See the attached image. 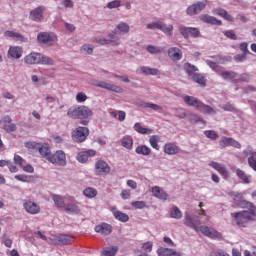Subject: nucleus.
I'll return each instance as SVG.
<instances>
[{
  "instance_id": "obj_1",
  "label": "nucleus",
  "mask_w": 256,
  "mask_h": 256,
  "mask_svg": "<svg viewBox=\"0 0 256 256\" xmlns=\"http://www.w3.org/2000/svg\"><path fill=\"white\" fill-rule=\"evenodd\" d=\"M240 205L243 209H248V210L234 212L231 214V217H233V219L236 221V225L238 227L245 228L247 227V225H249V223H251V221H255L256 207L254 206L253 203L247 200H242Z\"/></svg>"
},
{
  "instance_id": "obj_2",
  "label": "nucleus",
  "mask_w": 256,
  "mask_h": 256,
  "mask_svg": "<svg viewBox=\"0 0 256 256\" xmlns=\"http://www.w3.org/2000/svg\"><path fill=\"white\" fill-rule=\"evenodd\" d=\"M26 65H55V62L41 53L32 52L24 57Z\"/></svg>"
},
{
  "instance_id": "obj_3",
  "label": "nucleus",
  "mask_w": 256,
  "mask_h": 256,
  "mask_svg": "<svg viewBox=\"0 0 256 256\" xmlns=\"http://www.w3.org/2000/svg\"><path fill=\"white\" fill-rule=\"evenodd\" d=\"M37 39L41 45H46L47 47H51V45L57 43V35L53 32H40L37 35Z\"/></svg>"
},
{
  "instance_id": "obj_4",
  "label": "nucleus",
  "mask_w": 256,
  "mask_h": 256,
  "mask_svg": "<svg viewBox=\"0 0 256 256\" xmlns=\"http://www.w3.org/2000/svg\"><path fill=\"white\" fill-rule=\"evenodd\" d=\"M87 137H89V128L78 126L73 132H72V141L74 143H83L87 140Z\"/></svg>"
},
{
  "instance_id": "obj_5",
  "label": "nucleus",
  "mask_w": 256,
  "mask_h": 256,
  "mask_svg": "<svg viewBox=\"0 0 256 256\" xmlns=\"http://www.w3.org/2000/svg\"><path fill=\"white\" fill-rule=\"evenodd\" d=\"M48 161L53 165H60L61 167H65V165H67V155L65 152H63V150H57L54 154H50Z\"/></svg>"
},
{
  "instance_id": "obj_6",
  "label": "nucleus",
  "mask_w": 256,
  "mask_h": 256,
  "mask_svg": "<svg viewBox=\"0 0 256 256\" xmlns=\"http://www.w3.org/2000/svg\"><path fill=\"white\" fill-rule=\"evenodd\" d=\"M0 125L6 133H15V131H17V125L13 123V119H11V116L9 115L0 119Z\"/></svg>"
},
{
  "instance_id": "obj_7",
  "label": "nucleus",
  "mask_w": 256,
  "mask_h": 256,
  "mask_svg": "<svg viewBox=\"0 0 256 256\" xmlns=\"http://www.w3.org/2000/svg\"><path fill=\"white\" fill-rule=\"evenodd\" d=\"M147 29H160V31H163L165 35H173V25H165L161 22H153L151 24H147Z\"/></svg>"
},
{
  "instance_id": "obj_8",
  "label": "nucleus",
  "mask_w": 256,
  "mask_h": 256,
  "mask_svg": "<svg viewBox=\"0 0 256 256\" xmlns=\"http://www.w3.org/2000/svg\"><path fill=\"white\" fill-rule=\"evenodd\" d=\"M129 31H130V28L128 24L121 22L117 25L116 29L108 35V37H110L111 39L117 40L119 39L117 35H125L129 33Z\"/></svg>"
},
{
  "instance_id": "obj_9",
  "label": "nucleus",
  "mask_w": 256,
  "mask_h": 256,
  "mask_svg": "<svg viewBox=\"0 0 256 256\" xmlns=\"http://www.w3.org/2000/svg\"><path fill=\"white\" fill-rule=\"evenodd\" d=\"M209 4V1L203 0L201 2H197L187 8L188 15H197V13H201L205 7Z\"/></svg>"
},
{
  "instance_id": "obj_10",
  "label": "nucleus",
  "mask_w": 256,
  "mask_h": 256,
  "mask_svg": "<svg viewBox=\"0 0 256 256\" xmlns=\"http://www.w3.org/2000/svg\"><path fill=\"white\" fill-rule=\"evenodd\" d=\"M184 225L190 229H194L196 233H199V226L201 225V221L186 213L184 218Z\"/></svg>"
},
{
  "instance_id": "obj_11",
  "label": "nucleus",
  "mask_w": 256,
  "mask_h": 256,
  "mask_svg": "<svg viewBox=\"0 0 256 256\" xmlns=\"http://www.w3.org/2000/svg\"><path fill=\"white\" fill-rule=\"evenodd\" d=\"M153 251V242L148 241L142 244L140 249H136L134 251L135 256H149V254Z\"/></svg>"
},
{
  "instance_id": "obj_12",
  "label": "nucleus",
  "mask_w": 256,
  "mask_h": 256,
  "mask_svg": "<svg viewBox=\"0 0 256 256\" xmlns=\"http://www.w3.org/2000/svg\"><path fill=\"white\" fill-rule=\"evenodd\" d=\"M23 207L27 213H30V215H37V213H40L41 211V206L31 200L24 202Z\"/></svg>"
},
{
  "instance_id": "obj_13",
  "label": "nucleus",
  "mask_w": 256,
  "mask_h": 256,
  "mask_svg": "<svg viewBox=\"0 0 256 256\" xmlns=\"http://www.w3.org/2000/svg\"><path fill=\"white\" fill-rule=\"evenodd\" d=\"M180 33L185 39H189V37H199V35H201V32L193 27H180Z\"/></svg>"
},
{
  "instance_id": "obj_14",
  "label": "nucleus",
  "mask_w": 256,
  "mask_h": 256,
  "mask_svg": "<svg viewBox=\"0 0 256 256\" xmlns=\"http://www.w3.org/2000/svg\"><path fill=\"white\" fill-rule=\"evenodd\" d=\"M210 167L215 169L220 175L223 176L224 179H229V170L223 164H219V162L211 161L209 163Z\"/></svg>"
},
{
  "instance_id": "obj_15",
  "label": "nucleus",
  "mask_w": 256,
  "mask_h": 256,
  "mask_svg": "<svg viewBox=\"0 0 256 256\" xmlns=\"http://www.w3.org/2000/svg\"><path fill=\"white\" fill-rule=\"evenodd\" d=\"M95 171L97 175H103V173H110L111 167L103 160H98L95 164Z\"/></svg>"
},
{
  "instance_id": "obj_16",
  "label": "nucleus",
  "mask_w": 256,
  "mask_h": 256,
  "mask_svg": "<svg viewBox=\"0 0 256 256\" xmlns=\"http://www.w3.org/2000/svg\"><path fill=\"white\" fill-rule=\"evenodd\" d=\"M244 155H250L248 158V165L253 169V171H256V152L253 151V148L249 146L246 150L243 151Z\"/></svg>"
},
{
  "instance_id": "obj_17",
  "label": "nucleus",
  "mask_w": 256,
  "mask_h": 256,
  "mask_svg": "<svg viewBox=\"0 0 256 256\" xmlns=\"http://www.w3.org/2000/svg\"><path fill=\"white\" fill-rule=\"evenodd\" d=\"M94 231L96 233H99L100 235H111L113 231V227L108 223H102V224L96 225L94 228Z\"/></svg>"
},
{
  "instance_id": "obj_18",
  "label": "nucleus",
  "mask_w": 256,
  "mask_h": 256,
  "mask_svg": "<svg viewBox=\"0 0 256 256\" xmlns=\"http://www.w3.org/2000/svg\"><path fill=\"white\" fill-rule=\"evenodd\" d=\"M198 231H201L203 235L210 239H217V237H219V232L213 228H209L208 226H198Z\"/></svg>"
},
{
  "instance_id": "obj_19",
  "label": "nucleus",
  "mask_w": 256,
  "mask_h": 256,
  "mask_svg": "<svg viewBox=\"0 0 256 256\" xmlns=\"http://www.w3.org/2000/svg\"><path fill=\"white\" fill-rule=\"evenodd\" d=\"M163 151L166 155H177L181 149L173 142L164 144Z\"/></svg>"
},
{
  "instance_id": "obj_20",
  "label": "nucleus",
  "mask_w": 256,
  "mask_h": 256,
  "mask_svg": "<svg viewBox=\"0 0 256 256\" xmlns=\"http://www.w3.org/2000/svg\"><path fill=\"white\" fill-rule=\"evenodd\" d=\"M97 152L95 150H86L78 153L76 159L79 163H87L89 157H95Z\"/></svg>"
},
{
  "instance_id": "obj_21",
  "label": "nucleus",
  "mask_w": 256,
  "mask_h": 256,
  "mask_svg": "<svg viewBox=\"0 0 256 256\" xmlns=\"http://www.w3.org/2000/svg\"><path fill=\"white\" fill-rule=\"evenodd\" d=\"M152 195L156 197V199H160L161 201H167L169 194L165 192L161 187L159 186H154L151 189Z\"/></svg>"
},
{
  "instance_id": "obj_22",
  "label": "nucleus",
  "mask_w": 256,
  "mask_h": 256,
  "mask_svg": "<svg viewBox=\"0 0 256 256\" xmlns=\"http://www.w3.org/2000/svg\"><path fill=\"white\" fill-rule=\"evenodd\" d=\"M97 87H100L101 89H107L108 91H114V93H123V88H121V86L107 82H99Z\"/></svg>"
},
{
  "instance_id": "obj_23",
  "label": "nucleus",
  "mask_w": 256,
  "mask_h": 256,
  "mask_svg": "<svg viewBox=\"0 0 256 256\" xmlns=\"http://www.w3.org/2000/svg\"><path fill=\"white\" fill-rule=\"evenodd\" d=\"M38 152L43 159H47L49 161V158L51 157V147H49L48 143H40L38 146Z\"/></svg>"
},
{
  "instance_id": "obj_24",
  "label": "nucleus",
  "mask_w": 256,
  "mask_h": 256,
  "mask_svg": "<svg viewBox=\"0 0 256 256\" xmlns=\"http://www.w3.org/2000/svg\"><path fill=\"white\" fill-rule=\"evenodd\" d=\"M168 57H170L172 61H181V59H183V52L177 47H172L168 49Z\"/></svg>"
},
{
  "instance_id": "obj_25",
  "label": "nucleus",
  "mask_w": 256,
  "mask_h": 256,
  "mask_svg": "<svg viewBox=\"0 0 256 256\" xmlns=\"http://www.w3.org/2000/svg\"><path fill=\"white\" fill-rule=\"evenodd\" d=\"M8 55L12 57V59H21V57H23V48H21V46H10Z\"/></svg>"
},
{
  "instance_id": "obj_26",
  "label": "nucleus",
  "mask_w": 256,
  "mask_h": 256,
  "mask_svg": "<svg viewBox=\"0 0 256 256\" xmlns=\"http://www.w3.org/2000/svg\"><path fill=\"white\" fill-rule=\"evenodd\" d=\"M200 21H202V23H208L210 25H222L221 20H218L217 18L210 16L208 14H202L199 16Z\"/></svg>"
},
{
  "instance_id": "obj_27",
  "label": "nucleus",
  "mask_w": 256,
  "mask_h": 256,
  "mask_svg": "<svg viewBox=\"0 0 256 256\" xmlns=\"http://www.w3.org/2000/svg\"><path fill=\"white\" fill-rule=\"evenodd\" d=\"M4 37H8L10 39H13L14 41H20V43H27V38H25V36H23L17 32L5 31Z\"/></svg>"
},
{
  "instance_id": "obj_28",
  "label": "nucleus",
  "mask_w": 256,
  "mask_h": 256,
  "mask_svg": "<svg viewBox=\"0 0 256 256\" xmlns=\"http://www.w3.org/2000/svg\"><path fill=\"white\" fill-rule=\"evenodd\" d=\"M89 117H93V110L85 105L79 106V119H89Z\"/></svg>"
},
{
  "instance_id": "obj_29",
  "label": "nucleus",
  "mask_w": 256,
  "mask_h": 256,
  "mask_svg": "<svg viewBox=\"0 0 256 256\" xmlns=\"http://www.w3.org/2000/svg\"><path fill=\"white\" fill-rule=\"evenodd\" d=\"M183 100L188 107H195V109H199V106L202 103L201 100L193 96H184Z\"/></svg>"
},
{
  "instance_id": "obj_30",
  "label": "nucleus",
  "mask_w": 256,
  "mask_h": 256,
  "mask_svg": "<svg viewBox=\"0 0 256 256\" xmlns=\"http://www.w3.org/2000/svg\"><path fill=\"white\" fill-rule=\"evenodd\" d=\"M43 7H37L30 12V19L32 21H43Z\"/></svg>"
},
{
  "instance_id": "obj_31",
  "label": "nucleus",
  "mask_w": 256,
  "mask_h": 256,
  "mask_svg": "<svg viewBox=\"0 0 256 256\" xmlns=\"http://www.w3.org/2000/svg\"><path fill=\"white\" fill-rule=\"evenodd\" d=\"M112 212L117 221H121V223H127L129 221V215L126 213L116 210V208H112Z\"/></svg>"
},
{
  "instance_id": "obj_32",
  "label": "nucleus",
  "mask_w": 256,
  "mask_h": 256,
  "mask_svg": "<svg viewBox=\"0 0 256 256\" xmlns=\"http://www.w3.org/2000/svg\"><path fill=\"white\" fill-rule=\"evenodd\" d=\"M178 253L179 252H177L176 250H173L171 248L160 247L157 250L158 256H177Z\"/></svg>"
},
{
  "instance_id": "obj_33",
  "label": "nucleus",
  "mask_w": 256,
  "mask_h": 256,
  "mask_svg": "<svg viewBox=\"0 0 256 256\" xmlns=\"http://www.w3.org/2000/svg\"><path fill=\"white\" fill-rule=\"evenodd\" d=\"M57 241L59 245H69V243H73V237L67 234H60L57 236Z\"/></svg>"
},
{
  "instance_id": "obj_34",
  "label": "nucleus",
  "mask_w": 256,
  "mask_h": 256,
  "mask_svg": "<svg viewBox=\"0 0 256 256\" xmlns=\"http://www.w3.org/2000/svg\"><path fill=\"white\" fill-rule=\"evenodd\" d=\"M64 209L66 211V213H70L72 215H79L81 209H79V206H77V204H73V203H70V204H66L64 206Z\"/></svg>"
},
{
  "instance_id": "obj_35",
  "label": "nucleus",
  "mask_w": 256,
  "mask_h": 256,
  "mask_svg": "<svg viewBox=\"0 0 256 256\" xmlns=\"http://www.w3.org/2000/svg\"><path fill=\"white\" fill-rule=\"evenodd\" d=\"M134 131L140 133V135H151V133H153V130L142 127L139 122L134 124Z\"/></svg>"
},
{
  "instance_id": "obj_36",
  "label": "nucleus",
  "mask_w": 256,
  "mask_h": 256,
  "mask_svg": "<svg viewBox=\"0 0 256 256\" xmlns=\"http://www.w3.org/2000/svg\"><path fill=\"white\" fill-rule=\"evenodd\" d=\"M95 43H98V45H109L112 43V45H119L120 44V41L119 39H106V38H96L95 39Z\"/></svg>"
},
{
  "instance_id": "obj_37",
  "label": "nucleus",
  "mask_w": 256,
  "mask_h": 256,
  "mask_svg": "<svg viewBox=\"0 0 256 256\" xmlns=\"http://www.w3.org/2000/svg\"><path fill=\"white\" fill-rule=\"evenodd\" d=\"M192 81L201 85V87H206L207 81L205 80V76L203 74L195 73L192 76Z\"/></svg>"
},
{
  "instance_id": "obj_38",
  "label": "nucleus",
  "mask_w": 256,
  "mask_h": 256,
  "mask_svg": "<svg viewBox=\"0 0 256 256\" xmlns=\"http://www.w3.org/2000/svg\"><path fill=\"white\" fill-rule=\"evenodd\" d=\"M135 153H137V155L149 156L151 155V148H149L147 145H140L136 147Z\"/></svg>"
},
{
  "instance_id": "obj_39",
  "label": "nucleus",
  "mask_w": 256,
  "mask_h": 256,
  "mask_svg": "<svg viewBox=\"0 0 256 256\" xmlns=\"http://www.w3.org/2000/svg\"><path fill=\"white\" fill-rule=\"evenodd\" d=\"M140 71L144 75H161V72L159 71V69H157V68H150V67H147V66H142L140 68Z\"/></svg>"
},
{
  "instance_id": "obj_40",
  "label": "nucleus",
  "mask_w": 256,
  "mask_h": 256,
  "mask_svg": "<svg viewBox=\"0 0 256 256\" xmlns=\"http://www.w3.org/2000/svg\"><path fill=\"white\" fill-rule=\"evenodd\" d=\"M119 251L118 246H109L103 249L102 255L104 256H116Z\"/></svg>"
},
{
  "instance_id": "obj_41",
  "label": "nucleus",
  "mask_w": 256,
  "mask_h": 256,
  "mask_svg": "<svg viewBox=\"0 0 256 256\" xmlns=\"http://www.w3.org/2000/svg\"><path fill=\"white\" fill-rule=\"evenodd\" d=\"M184 71L189 77H193V75H195L199 69H197L196 66L191 65V63H186L184 64Z\"/></svg>"
},
{
  "instance_id": "obj_42",
  "label": "nucleus",
  "mask_w": 256,
  "mask_h": 256,
  "mask_svg": "<svg viewBox=\"0 0 256 256\" xmlns=\"http://www.w3.org/2000/svg\"><path fill=\"white\" fill-rule=\"evenodd\" d=\"M68 117L70 119H79V106H72L67 111Z\"/></svg>"
},
{
  "instance_id": "obj_43",
  "label": "nucleus",
  "mask_w": 256,
  "mask_h": 256,
  "mask_svg": "<svg viewBox=\"0 0 256 256\" xmlns=\"http://www.w3.org/2000/svg\"><path fill=\"white\" fill-rule=\"evenodd\" d=\"M161 139V137L157 136V135H152L149 138V143L151 145V147L153 149H155L156 151H159L160 147H159V140Z\"/></svg>"
},
{
  "instance_id": "obj_44",
  "label": "nucleus",
  "mask_w": 256,
  "mask_h": 256,
  "mask_svg": "<svg viewBox=\"0 0 256 256\" xmlns=\"http://www.w3.org/2000/svg\"><path fill=\"white\" fill-rule=\"evenodd\" d=\"M122 146L125 149H133V138L131 136H125L121 139Z\"/></svg>"
},
{
  "instance_id": "obj_45",
  "label": "nucleus",
  "mask_w": 256,
  "mask_h": 256,
  "mask_svg": "<svg viewBox=\"0 0 256 256\" xmlns=\"http://www.w3.org/2000/svg\"><path fill=\"white\" fill-rule=\"evenodd\" d=\"M52 200L54 201L56 207L62 208L66 205L65 200H63V197L60 195H52Z\"/></svg>"
},
{
  "instance_id": "obj_46",
  "label": "nucleus",
  "mask_w": 256,
  "mask_h": 256,
  "mask_svg": "<svg viewBox=\"0 0 256 256\" xmlns=\"http://www.w3.org/2000/svg\"><path fill=\"white\" fill-rule=\"evenodd\" d=\"M236 175L238 178L241 179V181H243V183L249 184L251 183V180L249 179V176H247V174H245V172L241 169H237L236 170Z\"/></svg>"
},
{
  "instance_id": "obj_47",
  "label": "nucleus",
  "mask_w": 256,
  "mask_h": 256,
  "mask_svg": "<svg viewBox=\"0 0 256 256\" xmlns=\"http://www.w3.org/2000/svg\"><path fill=\"white\" fill-rule=\"evenodd\" d=\"M83 194L88 199H93L94 197H97V190L95 188L88 187L83 191Z\"/></svg>"
},
{
  "instance_id": "obj_48",
  "label": "nucleus",
  "mask_w": 256,
  "mask_h": 256,
  "mask_svg": "<svg viewBox=\"0 0 256 256\" xmlns=\"http://www.w3.org/2000/svg\"><path fill=\"white\" fill-rule=\"evenodd\" d=\"M199 111H202V113H206L207 115L211 114V113H215V110L213 109V107L201 102V105L198 108Z\"/></svg>"
},
{
  "instance_id": "obj_49",
  "label": "nucleus",
  "mask_w": 256,
  "mask_h": 256,
  "mask_svg": "<svg viewBox=\"0 0 256 256\" xmlns=\"http://www.w3.org/2000/svg\"><path fill=\"white\" fill-rule=\"evenodd\" d=\"M222 79H229V80H232V79H235L237 77V73L234 72V71H222L220 73Z\"/></svg>"
},
{
  "instance_id": "obj_50",
  "label": "nucleus",
  "mask_w": 256,
  "mask_h": 256,
  "mask_svg": "<svg viewBox=\"0 0 256 256\" xmlns=\"http://www.w3.org/2000/svg\"><path fill=\"white\" fill-rule=\"evenodd\" d=\"M170 217H172V219H181L183 217V212H181L177 206H174L170 213Z\"/></svg>"
},
{
  "instance_id": "obj_51",
  "label": "nucleus",
  "mask_w": 256,
  "mask_h": 256,
  "mask_svg": "<svg viewBox=\"0 0 256 256\" xmlns=\"http://www.w3.org/2000/svg\"><path fill=\"white\" fill-rule=\"evenodd\" d=\"M204 135H206L208 139H212V141H217V139L219 138V134H217V132L213 130L204 131Z\"/></svg>"
},
{
  "instance_id": "obj_52",
  "label": "nucleus",
  "mask_w": 256,
  "mask_h": 256,
  "mask_svg": "<svg viewBox=\"0 0 256 256\" xmlns=\"http://www.w3.org/2000/svg\"><path fill=\"white\" fill-rule=\"evenodd\" d=\"M132 207H134V209H145V207H147V202L145 201H133L131 202Z\"/></svg>"
},
{
  "instance_id": "obj_53",
  "label": "nucleus",
  "mask_w": 256,
  "mask_h": 256,
  "mask_svg": "<svg viewBox=\"0 0 256 256\" xmlns=\"http://www.w3.org/2000/svg\"><path fill=\"white\" fill-rule=\"evenodd\" d=\"M39 144L40 143H37V142H26L25 143V148L30 149L31 151H38Z\"/></svg>"
},
{
  "instance_id": "obj_54",
  "label": "nucleus",
  "mask_w": 256,
  "mask_h": 256,
  "mask_svg": "<svg viewBox=\"0 0 256 256\" xmlns=\"http://www.w3.org/2000/svg\"><path fill=\"white\" fill-rule=\"evenodd\" d=\"M144 107L145 109H153V111H163V107L154 103H145Z\"/></svg>"
},
{
  "instance_id": "obj_55",
  "label": "nucleus",
  "mask_w": 256,
  "mask_h": 256,
  "mask_svg": "<svg viewBox=\"0 0 256 256\" xmlns=\"http://www.w3.org/2000/svg\"><path fill=\"white\" fill-rule=\"evenodd\" d=\"M147 51H148V53H151L152 55H157V54L161 53V48H159L157 46H153V45H148Z\"/></svg>"
},
{
  "instance_id": "obj_56",
  "label": "nucleus",
  "mask_w": 256,
  "mask_h": 256,
  "mask_svg": "<svg viewBox=\"0 0 256 256\" xmlns=\"http://www.w3.org/2000/svg\"><path fill=\"white\" fill-rule=\"evenodd\" d=\"M190 122L191 123H205V120L197 114H192V115H190Z\"/></svg>"
},
{
  "instance_id": "obj_57",
  "label": "nucleus",
  "mask_w": 256,
  "mask_h": 256,
  "mask_svg": "<svg viewBox=\"0 0 256 256\" xmlns=\"http://www.w3.org/2000/svg\"><path fill=\"white\" fill-rule=\"evenodd\" d=\"M82 53H87V55H91L93 53V45L84 44L81 48Z\"/></svg>"
},
{
  "instance_id": "obj_58",
  "label": "nucleus",
  "mask_w": 256,
  "mask_h": 256,
  "mask_svg": "<svg viewBox=\"0 0 256 256\" xmlns=\"http://www.w3.org/2000/svg\"><path fill=\"white\" fill-rule=\"evenodd\" d=\"M76 101L77 103H85L87 101V94L83 92H79L76 95Z\"/></svg>"
},
{
  "instance_id": "obj_59",
  "label": "nucleus",
  "mask_w": 256,
  "mask_h": 256,
  "mask_svg": "<svg viewBox=\"0 0 256 256\" xmlns=\"http://www.w3.org/2000/svg\"><path fill=\"white\" fill-rule=\"evenodd\" d=\"M14 178L17 181H21L22 183H29V181L31 180V178L29 176L23 175V174L16 175Z\"/></svg>"
},
{
  "instance_id": "obj_60",
  "label": "nucleus",
  "mask_w": 256,
  "mask_h": 256,
  "mask_svg": "<svg viewBox=\"0 0 256 256\" xmlns=\"http://www.w3.org/2000/svg\"><path fill=\"white\" fill-rule=\"evenodd\" d=\"M121 5V1L119 0H114L111 2L107 3V8L108 9H118V7Z\"/></svg>"
},
{
  "instance_id": "obj_61",
  "label": "nucleus",
  "mask_w": 256,
  "mask_h": 256,
  "mask_svg": "<svg viewBox=\"0 0 256 256\" xmlns=\"http://www.w3.org/2000/svg\"><path fill=\"white\" fill-rule=\"evenodd\" d=\"M120 196L124 200L131 199V190L129 189L122 190L120 193Z\"/></svg>"
},
{
  "instance_id": "obj_62",
  "label": "nucleus",
  "mask_w": 256,
  "mask_h": 256,
  "mask_svg": "<svg viewBox=\"0 0 256 256\" xmlns=\"http://www.w3.org/2000/svg\"><path fill=\"white\" fill-rule=\"evenodd\" d=\"M240 51H242L243 55H247L249 53V44L247 42L240 43Z\"/></svg>"
},
{
  "instance_id": "obj_63",
  "label": "nucleus",
  "mask_w": 256,
  "mask_h": 256,
  "mask_svg": "<svg viewBox=\"0 0 256 256\" xmlns=\"http://www.w3.org/2000/svg\"><path fill=\"white\" fill-rule=\"evenodd\" d=\"M229 145L235 149H241V143L233 138H229Z\"/></svg>"
},
{
  "instance_id": "obj_64",
  "label": "nucleus",
  "mask_w": 256,
  "mask_h": 256,
  "mask_svg": "<svg viewBox=\"0 0 256 256\" xmlns=\"http://www.w3.org/2000/svg\"><path fill=\"white\" fill-rule=\"evenodd\" d=\"M219 145L220 147H222L223 149H225V147H227L229 145V138L228 137H223L220 141H219Z\"/></svg>"
}]
</instances>
